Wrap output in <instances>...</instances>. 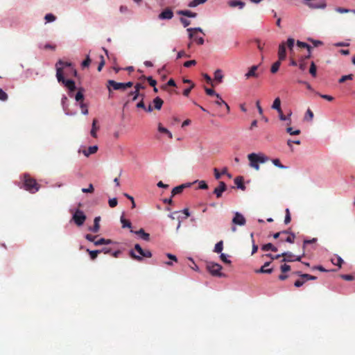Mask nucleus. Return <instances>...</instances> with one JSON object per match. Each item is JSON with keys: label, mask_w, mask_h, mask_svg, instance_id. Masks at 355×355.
<instances>
[{"label": "nucleus", "mask_w": 355, "mask_h": 355, "mask_svg": "<svg viewBox=\"0 0 355 355\" xmlns=\"http://www.w3.org/2000/svg\"><path fill=\"white\" fill-rule=\"evenodd\" d=\"M248 159L250 162V166L254 168L257 171L259 170V164H264L269 160L268 157H267L266 155L261 153H252L248 155Z\"/></svg>", "instance_id": "f257e3e1"}, {"label": "nucleus", "mask_w": 355, "mask_h": 355, "mask_svg": "<svg viewBox=\"0 0 355 355\" xmlns=\"http://www.w3.org/2000/svg\"><path fill=\"white\" fill-rule=\"evenodd\" d=\"M130 256L136 261H141L144 257L150 258L152 253L150 250H144L139 243H136L134 250L129 252Z\"/></svg>", "instance_id": "f03ea898"}, {"label": "nucleus", "mask_w": 355, "mask_h": 355, "mask_svg": "<svg viewBox=\"0 0 355 355\" xmlns=\"http://www.w3.org/2000/svg\"><path fill=\"white\" fill-rule=\"evenodd\" d=\"M57 80L59 83H62L68 89V95L70 97H74V92L76 89L75 82L71 79H66L61 75V72L59 70H58Z\"/></svg>", "instance_id": "7ed1b4c3"}, {"label": "nucleus", "mask_w": 355, "mask_h": 355, "mask_svg": "<svg viewBox=\"0 0 355 355\" xmlns=\"http://www.w3.org/2000/svg\"><path fill=\"white\" fill-rule=\"evenodd\" d=\"M70 212L72 214L71 221L73 222L78 227H81L84 225L87 216L84 211L80 209L74 210L71 209Z\"/></svg>", "instance_id": "20e7f679"}, {"label": "nucleus", "mask_w": 355, "mask_h": 355, "mask_svg": "<svg viewBox=\"0 0 355 355\" xmlns=\"http://www.w3.org/2000/svg\"><path fill=\"white\" fill-rule=\"evenodd\" d=\"M55 69L56 76H58V70H59L61 72V75L64 77V69L71 70L73 72V75L77 76V71L70 62H64L62 60H59L55 64Z\"/></svg>", "instance_id": "39448f33"}, {"label": "nucleus", "mask_w": 355, "mask_h": 355, "mask_svg": "<svg viewBox=\"0 0 355 355\" xmlns=\"http://www.w3.org/2000/svg\"><path fill=\"white\" fill-rule=\"evenodd\" d=\"M24 187L29 192L34 193L39 190V187L35 180L26 174L24 175Z\"/></svg>", "instance_id": "423d86ee"}, {"label": "nucleus", "mask_w": 355, "mask_h": 355, "mask_svg": "<svg viewBox=\"0 0 355 355\" xmlns=\"http://www.w3.org/2000/svg\"><path fill=\"white\" fill-rule=\"evenodd\" d=\"M133 85V83L131 81L127 83H118L113 80H109L107 81V89L109 92H111L110 87L114 90H125L127 88L131 87Z\"/></svg>", "instance_id": "0eeeda50"}, {"label": "nucleus", "mask_w": 355, "mask_h": 355, "mask_svg": "<svg viewBox=\"0 0 355 355\" xmlns=\"http://www.w3.org/2000/svg\"><path fill=\"white\" fill-rule=\"evenodd\" d=\"M207 268L208 271L214 276L217 277H225L224 273L220 272L223 267L221 265L217 263L209 262L207 264Z\"/></svg>", "instance_id": "6e6552de"}, {"label": "nucleus", "mask_w": 355, "mask_h": 355, "mask_svg": "<svg viewBox=\"0 0 355 355\" xmlns=\"http://www.w3.org/2000/svg\"><path fill=\"white\" fill-rule=\"evenodd\" d=\"M303 2L311 9H324L327 6L326 0H303Z\"/></svg>", "instance_id": "1a4fd4ad"}, {"label": "nucleus", "mask_w": 355, "mask_h": 355, "mask_svg": "<svg viewBox=\"0 0 355 355\" xmlns=\"http://www.w3.org/2000/svg\"><path fill=\"white\" fill-rule=\"evenodd\" d=\"M61 105H62V107L64 112V114L65 115L67 116H73L75 114H76V112H70L69 110V101H68V98L67 97V96L65 94H63L62 96V98H61Z\"/></svg>", "instance_id": "9d476101"}, {"label": "nucleus", "mask_w": 355, "mask_h": 355, "mask_svg": "<svg viewBox=\"0 0 355 355\" xmlns=\"http://www.w3.org/2000/svg\"><path fill=\"white\" fill-rule=\"evenodd\" d=\"M232 223L234 225L243 226L245 224L246 220H245V218L244 217V216L241 213H240L239 211H235L234 216L232 220Z\"/></svg>", "instance_id": "9b49d317"}, {"label": "nucleus", "mask_w": 355, "mask_h": 355, "mask_svg": "<svg viewBox=\"0 0 355 355\" xmlns=\"http://www.w3.org/2000/svg\"><path fill=\"white\" fill-rule=\"evenodd\" d=\"M259 67V64L251 66L248 69V71L245 73V78L246 79H249L250 78H258L259 76V73L257 71Z\"/></svg>", "instance_id": "f8f14e48"}, {"label": "nucleus", "mask_w": 355, "mask_h": 355, "mask_svg": "<svg viewBox=\"0 0 355 355\" xmlns=\"http://www.w3.org/2000/svg\"><path fill=\"white\" fill-rule=\"evenodd\" d=\"M227 184L224 182L221 181L219 182L218 187L214 189V193L218 198H220L222 196L223 193L227 190Z\"/></svg>", "instance_id": "ddd939ff"}, {"label": "nucleus", "mask_w": 355, "mask_h": 355, "mask_svg": "<svg viewBox=\"0 0 355 355\" xmlns=\"http://www.w3.org/2000/svg\"><path fill=\"white\" fill-rule=\"evenodd\" d=\"M173 17V12L170 8L163 10L158 15V18L162 20L171 19Z\"/></svg>", "instance_id": "4468645a"}, {"label": "nucleus", "mask_w": 355, "mask_h": 355, "mask_svg": "<svg viewBox=\"0 0 355 355\" xmlns=\"http://www.w3.org/2000/svg\"><path fill=\"white\" fill-rule=\"evenodd\" d=\"M278 57L279 60H284L286 58V43L284 42L279 46Z\"/></svg>", "instance_id": "2eb2a0df"}, {"label": "nucleus", "mask_w": 355, "mask_h": 355, "mask_svg": "<svg viewBox=\"0 0 355 355\" xmlns=\"http://www.w3.org/2000/svg\"><path fill=\"white\" fill-rule=\"evenodd\" d=\"M130 232L139 236L141 239L145 241H148L150 240V234L146 233L143 228L137 231L130 230Z\"/></svg>", "instance_id": "dca6fc26"}, {"label": "nucleus", "mask_w": 355, "mask_h": 355, "mask_svg": "<svg viewBox=\"0 0 355 355\" xmlns=\"http://www.w3.org/2000/svg\"><path fill=\"white\" fill-rule=\"evenodd\" d=\"M101 221V217L100 216H96L94 219V225L92 227H89L88 228L89 231L96 233L100 230V223Z\"/></svg>", "instance_id": "f3484780"}, {"label": "nucleus", "mask_w": 355, "mask_h": 355, "mask_svg": "<svg viewBox=\"0 0 355 355\" xmlns=\"http://www.w3.org/2000/svg\"><path fill=\"white\" fill-rule=\"evenodd\" d=\"M296 44H297V46H299L300 48H305V49H307L308 51H309V54H307L305 56V58H304L305 59H308V58H311L312 47L309 44H308L307 43H306L304 42H302V41H300V40L297 41Z\"/></svg>", "instance_id": "a211bd4d"}, {"label": "nucleus", "mask_w": 355, "mask_h": 355, "mask_svg": "<svg viewBox=\"0 0 355 355\" xmlns=\"http://www.w3.org/2000/svg\"><path fill=\"white\" fill-rule=\"evenodd\" d=\"M177 14L189 18H196L198 15L196 12H193L189 10H180L177 11Z\"/></svg>", "instance_id": "6ab92c4d"}, {"label": "nucleus", "mask_w": 355, "mask_h": 355, "mask_svg": "<svg viewBox=\"0 0 355 355\" xmlns=\"http://www.w3.org/2000/svg\"><path fill=\"white\" fill-rule=\"evenodd\" d=\"M228 5L230 7H238L240 10H242L245 7V3L241 0H231L228 2Z\"/></svg>", "instance_id": "aec40b11"}, {"label": "nucleus", "mask_w": 355, "mask_h": 355, "mask_svg": "<svg viewBox=\"0 0 355 355\" xmlns=\"http://www.w3.org/2000/svg\"><path fill=\"white\" fill-rule=\"evenodd\" d=\"M270 263H271L270 261L266 262L263 264V266H262L259 269L256 270V272H257V273H267V274L272 273V271H273V268H272L266 269V267L270 266Z\"/></svg>", "instance_id": "412c9836"}, {"label": "nucleus", "mask_w": 355, "mask_h": 355, "mask_svg": "<svg viewBox=\"0 0 355 355\" xmlns=\"http://www.w3.org/2000/svg\"><path fill=\"white\" fill-rule=\"evenodd\" d=\"M281 255H282V257H284L282 260V262H291V261H294V254L291 252H289V251H287V252H282L281 254Z\"/></svg>", "instance_id": "4be33fe9"}, {"label": "nucleus", "mask_w": 355, "mask_h": 355, "mask_svg": "<svg viewBox=\"0 0 355 355\" xmlns=\"http://www.w3.org/2000/svg\"><path fill=\"white\" fill-rule=\"evenodd\" d=\"M85 89L83 87H80L77 92V93L74 95V98L77 103L83 102L85 98L84 96Z\"/></svg>", "instance_id": "5701e85b"}, {"label": "nucleus", "mask_w": 355, "mask_h": 355, "mask_svg": "<svg viewBox=\"0 0 355 355\" xmlns=\"http://www.w3.org/2000/svg\"><path fill=\"white\" fill-rule=\"evenodd\" d=\"M234 182L237 189H241L242 191H244L246 189L245 184H243V177L239 176L235 178Z\"/></svg>", "instance_id": "b1692460"}, {"label": "nucleus", "mask_w": 355, "mask_h": 355, "mask_svg": "<svg viewBox=\"0 0 355 355\" xmlns=\"http://www.w3.org/2000/svg\"><path fill=\"white\" fill-rule=\"evenodd\" d=\"M98 150V146L94 145L89 146L88 149L83 150V153L85 157H89L90 155L94 154Z\"/></svg>", "instance_id": "393cba45"}, {"label": "nucleus", "mask_w": 355, "mask_h": 355, "mask_svg": "<svg viewBox=\"0 0 355 355\" xmlns=\"http://www.w3.org/2000/svg\"><path fill=\"white\" fill-rule=\"evenodd\" d=\"M271 107L272 109L277 110L278 113H281V101L279 97L274 100Z\"/></svg>", "instance_id": "a878e982"}, {"label": "nucleus", "mask_w": 355, "mask_h": 355, "mask_svg": "<svg viewBox=\"0 0 355 355\" xmlns=\"http://www.w3.org/2000/svg\"><path fill=\"white\" fill-rule=\"evenodd\" d=\"M153 104H154V107H155V109L157 110H159L162 107V105H163V101L162 100V98H160L159 96H157L156 98H155L153 99Z\"/></svg>", "instance_id": "bb28decb"}, {"label": "nucleus", "mask_w": 355, "mask_h": 355, "mask_svg": "<svg viewBox=\"0 0 355 355\" xmlns=\"http://www.w3.org/2000/svg\"><path fill=\"white\" fill-rule=\"evenodd\" d=\"M261 250L263 251H268V250H271L272 252L277 251V248L275 246H274L271 243H268L263 245L261 246Z\"/></svg>", "instance_id": "cd10ccee"}, {"label": "nucleus", "mask_w": 355, "mask_h": 355, "mask_svg": "<svg viewBox=\"0 0 355 355\" xmlns=\"http://www.w3.org/2000/svg\"><path fill=\"white\" fill-rule=\"evenodd\" d=\"M120 221H121V223L122 224L123 228H131L132 227V223L129 220H128L125 218L123 214H122V216L120 218Z\"/></svg>", "instance_id": "c85d7f7f"}, {"label": "nucleus", "mask_w": 355, "mask_h": 355, "mask_svg": "<svg viewBox=\"0 0 355 355\" xmlns=\"http://www.w3.org/2000/svg\"><path fill=\"white\" fill-rule=\"evenodd\" d=\"M207 1V0H192L188 3V6L189 8H196L200 4L205 3Z\"/></svg>", "instance_id": "c756f323"}, {"label": "nucleus", "mask_w": 355, "mask_h": 355, "mask_svg": "<svg viewBox=\"0 0 355 355\" xmlns=\"http://www.w3.org/2000/svg\"><path fill=\"white\" fill-rule=\"evenodd\" d=\"M112 243V241L110 239H105L104 238H101L100 239L94 241L95 245H108Z\"/></svg>", "instance_id": "7c9ffc66"}, {"label": "nucleus", "mask_w": 355, "mask_h": 355, "mask_svg": "<svg viewBox=\"0 0 355 355\" xmlns=\"http://www.w3.org/2000/svg\"><path fill=\"white\" fill-rule=\"evenodd\" d=\"M223 78V75L220 69H216L214 72V80L218 83H221Z\"/></svg>", "instance_id": "2f4dec72"}, {"label": "nucleus", "mask_w": 355, "mask_h": 355, "mask_svg": "<svg viewBox=\"0 0 355 355\" xmlns=\"http://www.w3.org/2000/svg\"><path fill=\"white\" fill-rule=\"evenodd\" d=\"M292 115V112H290L288 116L284 115L282 113V110H281V113H279V118L281 121H289L288 124L291 123V116Z\"/></svg>", "instance_id": "473e14b6"}, {"label": "nucleus", "mask_w": 355, "mask_h": 355, "mask_svg": "<svg viewBox=\"0 0 355 355\" xmlns=\"http://www.w3.org/2000/svg\"><path fill=\"white\" fill-rule=\"evenodd\" d=\"M184 189V187L181 184L174 187L171 191L172 196L181 193Z\"/></svg>", "instance_id": "72a5a7b5"}, {"label": "nucleus", "mask_w": 355, "mask_h": 355, "mask_svg": "<svg viewBox=\"0 0 355 355\" xmlns=\"http://www.w3.org/2000/svg\"><path fill=\"white\" fill-rule=\"evenodd\" d=\"M56 19V17L53 13H47L44 16V20L46 23L54 22Z\"/></svg>", "instance_id": "f704fd0d"}, {"label": "nucleus", "mask_w": 355, "mask_h": 355, "mask_svg": "<svg viewBox=\"0 0 355 355\" xmlns=\"http://www.w3.org/2000/svg\"><path fill=\"white\" fill-rule=\"evenodd\" d=\"M87 252L89 253L92 260H94L98 254L101 252L100 250H90L89 249H87Z\"/></svg>", "instance_id": "c9c22d12"}, {"label": "nucleus", "mask_w": 355, "mask_h": 355, "mask_svg": "<svg viewBox=\"0 0 355 355\" xmlns=\"http://www.w3.org/2000/svg\"><path fill=\"white\" fill-rule=\"evenodd\" d=\"M281 61L282 60H279L278 61H276L275 62H274L272 64V65L271 66V68H270V71L272 73H276L279 70L280 64H281Z\"/></svg>", "instance_id": "e433bc0d"}, {"label": "nucleus", "mask_w": 355, "mask_h": 355, "mask_svg": "<svg viewBox=\"0 0 355 355\" xmlns=\"http://www.w3.org/2000/svg\"><path fill=\"white\" fill-rule=\"evenodd\" d=\"M309 73L313 77H315L317 75V67L314 62H311Z\"/></svg>", "instance_id": "4c0bfd02"}, {"label": "nucleus", "mask_w": 355, "mask_h": 355, "mask_svg": "<svg viewBox=\"0 0 355 355\" xmlns=\"http://www.w3.org/2000/svg\"><path fill=\"white\" fill-rule=\"evenodd\" d=\"M286 43V46H287L289 51H292L295 45V40L292 37H288Z\"/></svg>", "instance_id": "58836bf2"}, {"label": "nucleus", "mask_w": 355, "mask_h": 355, "mask_svg": "<svg viewBox=\"0 0 355 355\" xmlns=\"http://www.w3.org/2000/svg\"><path fill=\"white\" fill-rule=\"evenodd\" d=\"M223 249V243L222 241L218 242L214 247V252L216 253H220Z\"/></svg>", "instance_id": "ea45409f"}, {"label": "nucleus", "mask_w": 355, "mask_h": 355, "mask_svg": "<svg viewBox=\"0 0 355 355\" xmlns=\"http://www.w3.org/2000/svg\"><path fill=\"white\" fill-rule=\"evenodd\" d=\"M96 122H97L96 119H94L93 122H92V127L90 134L93 137H96V130L98 129V128L96 125Z\"/></svg>", "instance_id": "a19ab883"}, {"label": "nucleus", "mask_w": 355, "mask_h": 355, "mask_svg": "<svg viewBox=\"0 0 355 355\" xmlns=\"http://www.w3.org/2000/svg\"><path fill=\"white\" fill-rule=\"evenodd\" d=\"M91 63V59L89 55H87L85 60L82 62L81 66L83 68H86L89 66Z\"/></svg>", "instance_id": "79ce46f5"}, {"label": "nucleus", "mask_w": 355, "mask_h": 355, "mask_svg": "<svg viewBox=\"0 0 355 355\" xmlns=\"http://www.w3.org/2000/svg\"><path fill=\"white\" fill-rule=\"evenodd\" d=\"M129 96H132V101H136L139 96L144 97V94H141L138 91H131Z\"/></svg>", "instance_id": "37998d69"}, {"label": "nucleus", "mask_w": 355, "mask_h": 355, "mask_svg": "<svg viewBox=\"0 0 355 355\" xmlns=\"http://www.w3.org/2000/svg\"><path fill=\"white\" fill-rule=\"evenodd\" d=\"M286 132L290 135H298L300 134L301 131L299 129H297V130H293V128L291 127H288L286 128Z\"/></svg>", "instance_id": "c03bdc74"}, {"label": "nucleus", "mask_w": 355, "mask_h": 355, "mask_svg": "<svg viewBox=\"0 0 355 355\" xmlns=\"http://www.w3.org/2000/svg\"><path fill=\"white\" fill-rule=\"evenodd\" d=\"M205 92L209 96H216V97H220V94L216 93L213 89L205 88Z\"/></svg>", "instance_id": "a18cd8bd"}, {"label": "nucleus", "mask_w": 355, "mask_h": 355, "mask_svg": "<svg viewBox=\"0 0 355 355\" xmlns=\"http://www.w3.org/2000/svg\"><path fill=\"white\" fill-rule=\"evenodd\" d=\"M229 255L225 253H221L220 255V258L223 262L225 263L230 264L231 263V261L228 259Z\"/></svg>", "instance_id": "49530a36"}, {"label": "nucleus", "mask_w": 355, "mask_h": 355, "mask_svg": "<svg viewBox=\"0 0 355 355\" xmlns=\"http://www.w3.org/2000/svg\"><path fill=\"white\" fill-rule=\"evenodd\" d=\"M313 116H314V115H313V112L310 109H308L306 110V114L304 116V119L307 120V121H312Z\"/></svg>", "instance_id": "de8ad7c7"}, {"label": "nucleus", "mask_w": 355, "mask_h": 355, "mask_svg": "<svg viewBox=\"0 0 355 355\" xmlns=\"http://www.w3.org/2000/svg\"><path fill=\"white\" fill-rule=\"evenodd\" d=\"M217 98H218V100L215 102V103L218 105H225L227 110L229 111L230 110L229 105L222 99L221 96H220V97H217Z\"/></svg>", "instance_id": "09e8293b"}, {"label": "nucleus", "mask_w": 355, "mask_h": 355, "mask_svg": "<svg viewBox=\"0 0 355 355\" xmlns=\"http://www.w3.org/2000/svg\"><path fill=\"white\" fill-rule=\"evenodd\" d=\"M79 106L81 108L82 114L83 115H87L88 114V109L87 107V105L83 102H80L79 103Z\"/></svg>", "instance_id": "8fccbe9b"}, {"label": "nucleus", "mask_w": 355, "mask_h": 355, "mask_svg": "<svg viewBox=\"0 0 355 355\" xmlns=\"http://www.w3.org/2000/svg\"><path fill=\"white\" fill-rule=\"evenodd\" d=\"M350 10L351 9H349V8H342V7H336L335 8V10L338 12V13H341V14H344V13H349L350 12Z\"/></svg>", "instance_id": "3c124183"}, {"label": "nucleus", "mask_w": 355, "mask_h": 355, "mask_svg": "<svg viewBox=\"0 0 355 355\" xmlns=\"http://www.w3.org/2000/svg\"><path fill=\"white\" fill-rule=\"evenodd\" d=\"M272 164L279 168H286L287 166L282 165L279 159H274L272 160Z\"/></svg>", "instance_id": "603ef678"}, {"label": "nucleus", "mask_w": 355, "mask_h": 355, "mask_svg": "<svg viewBox=\"0 0 355 355\" xmlns=\"http://www.w3.org/2000/svg\"><path fill=\"white\" fill-rule=\"evenodd\" d=\"M109 206L112 208L115 207L118 205V200L116 198H110L108 200Z\"/></svg>", "instance_id": "864d4df0"}, {"label": "nucleus", "mask_w": 355, "mask_h": 355, "mask_svg": "<svg viewBox=\"0 0 355 355\" xmlns=\"http://www.w3.org/2000/svg\"><path fill=\"white\" fill-rule=\"evenodd\" d=\"M353 79V75L352 74H348V75H345V76H343L338 80V82L340 83H344L345 81L347 80H352Z\"/></svg>", "instance_id": "5fc2aeb1"}, {"label": "nucleus", "mask_w": 355, "mask_h": 355, "mask_svg": "<svg viewBox=\"0 0 355 355\" xmlns=\"http://www.w3.org/2000/svg\"><path fill=\"white\" fill-rule=\"evenodd\" d=\"M336 259H337L336 262H335L334 259H331V262L333 264L338 266L339 268H340L343 263V259L340 256H337Z\"/></svg>", "instance_id": "6e6d98bb"}, {"label": "nucleus", "mask_w": 355, "mask_h": 355, "mask_svg": "<svg viewBox=\"0 0 355 355\" xmlns=\"http://www.w3.org/2000/svg\"><path fill=\"white\" fill-rule=\"evenodd\" d=\"M195 87V84L194 83H191V85H190L189 87H187L186 88L184 91H183V95L184 96H188L191 91V89Z\"/></svg>", "instance_id": "4d7b16f0"}, {"label": "nucleus", "mask_w": 355, "mask_h": 355, "mask_svg": "<svg viewBox=\"0 0 355 355\" xmlns=\"http://www.w3.org/2000/svg\"><path fill=\"white\" fill-rule=\"evenodd\" d=\"M180 21L182 24V25L184 28L189 26L191 24V21L189 19H185L184 17H180Z\"/></svg>", "instance_id": "13d9d810"}, {"label": "nucleus", "mask_w": 355, "mask_h": 355, "mask_svg": "<svg viewBox=\"0 0 355 355\" xmlns=\"http://www.w3.org/2000/svg\"><path fill=\"white\" fill-rule=\"evenodd\" d=\"M198 188L200 189H207L208 188V185L205 181L200 180L198 181Z\"/></svg>", "instance_id": "bf43d9fd"}, {"label": "nucleus", "mask_w": 355, "mask_h": 355, "mask_svg": "<svg viewBox=\"0 0 355 355\" xmlns=\"http://www.w3.org/2000/svg\"><path fill=\"white\" fill-rule=\"evenodd\" d=\"M295 237V234L293 232H291L290 236L285 239V241L289 243H293L294 242Z\"/></svg>", "instance_id": "052dcab7"}, {"label": "nucleus", "mask_w": 355, "mask_h": 355, "mask_svg": "<svg viewBox=\"0 0 355 355\" xmlns=\"http://www.w3.org/2000/svg\"><path fill=\"white\" fill-rule=\"evenodd\" d=\"M316 94L319 95L321 98L328 101H332L334 100V97L327 94H321L318 92H316Z\"/></svg>", "instance_id": "680f3d73"}, {"label": "nucleus", "mask_w": 355, "mask_h": 355, "mask_svg": "<svg viewBox=\"0 0 355 355\" xmlns=\"http://www.w3.org/2000/svg\"><path fill=\"white\" fill-rule=\"evenodd\" d=\"M8 99V94L0 88V100L2 101H5Z\"/></svg>", "instance_id": "e2e57ef3"}, {"label": "nucleus", "mask_w": 355, "mask_h": 355, "mask_svg": "<svg viewBox=\"0 0 355 355\" xmlns=\"http://www.w3.org/2000/svg\"><path fill=\"white\" fill-rule=\"evenodd\" d=\"M195 64H196V61L195 60H192L186 61L183 65L184 67L189 68Z\"/></svg>", "instance_id": "0e129e2a"}, {"label": "nucleus", "mask_w": 355, "mask_h": 355, "mask_svg": "<svg viewBox=\"0 0 355 355\" xmlns=\"http://www.w3.org/2000/svg\"><path fill=\"white\" fill-rule=\"evenodd\" d=\"M280 269L281 271L284 273L288 272L291 270V266L288 264L284 263L280 266Z\"/></svg>", "instance_id": "69168bd1"}, {"label": "nucleus", "mask_w": 355, "mask_h": 355, "mask_svg": "<svg viewBox=\"0 0 355 355\" xmlns=\"http://www.w3.org/2000/svg\"><path fill=\"white\" fill-rule=\"evenodd\" d=\"M309 41L311 42L315 47L320 46L323 44L322 41L313 40L312 38H309Z\"/></svg>", "instance_id": "338daca9"}, {"label": "nucleus", "mask_w": 355, "mask_h": 355, "mask_svg": "<svg viewBox=\"0 0 355 355\" xmlns=\"http://www.w3.org/2000/svg\"><path fill=\"white\" fill-rule=\"evenodd\" d=\"M147 81L148 84L152 86L153 87H155V85L157 84V81L152 78V76L147 77Z\"/></svg>", "instance_id": "774afa93"}]
</instances>
